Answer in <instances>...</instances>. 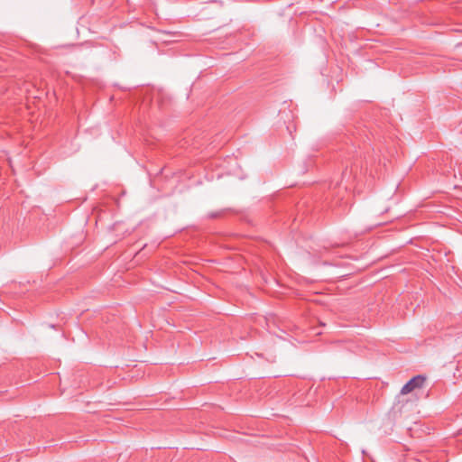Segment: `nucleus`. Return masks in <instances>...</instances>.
Segmentation results:
<instances>
[{
  "label": "nucleus",
  "mask_w": 462,
  "mask_h": 462,
  "mask_svg": "<svg viewBox=\"0 0 462 462\" xmlns=\"http://www.w3.org/2000/svg\"><path fill=\"white\" fill-rule=\"evenodd\" d=\"M352 180V173L348 172L347 170L342 172V178L340 183L337 182L335 184V188L338 186L339 188L341 186H344L345 189H350V182Z\"/></svg>",
  "instance_id": "2"
},
{
  "label": "nucleus",
  "mask_w": 462,
  "mask_h": 462,
  "mask_svg": "<svg viewBox=\"0 0 462 462\" xmlns=\"http://www.w3.org/2000/svg\"><path fill=\"white\" fill-rule=\"evenodd\" d=\"M425 380L426 378L421 374L413 376L402 386V388L401 389V393L407 394L415 389L421 388L424 384Z\"/></svg>",
  "instance_id": "1"
},
{
  "label": "nucleus",
  "mask_w": 462,
  "mask_h": 462,
  "mask_svg": "<svg viewBox=\"0 0 462 462\" xmlns=\"http://www.w3.org/2000/svg\"><path fill=\"white\" fill-rule=\"evenodd\" d=\"M223 214V211H215V212H210L208 214V218H217V217H219L221 215Z\"/></svg>",
  "instance_id": "3"
}]
</instances>
